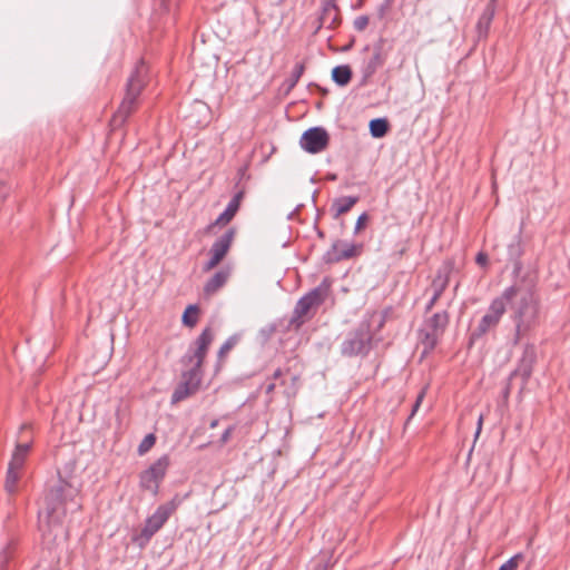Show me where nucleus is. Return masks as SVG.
Instances as JSON below:
<instances>
[{
	"instance_id": "1",
	"label": "nucleus",
	"mask_w": 570,
	"mask_h": 570,
	"mask_svg": "<svg viewBox=\"0 0 570 570\" xmlns=\"http://www.w3.org/2000/svg\"><path fill=\"white\" fill-rule=\"evenodd\" d=\"M213 340L214 333L212 327H205L180 357V363L184 366H191L181 373V381L170 396L171 404H176L198 391L203 375L202 366Z\"/></svg>"
},
{
	"instance_id": "2",
	"label": "nucleus",
	"mask_w": 570,
	"mask_h": 570,
	"mask_svg": "<svg viewBox=\"0 0 570 570\" xmlns=\"http://www.w3.org/2000/svg\"><path fill=\"white\" fill-rule=\"evenodd\" d=\"M509 287L515 288L508 305L511 311L510 318L514 323L513 345H517L522 337L539 325L541 305L534 285L524 286L517 282Z\"/></svg>"
},
{
	"instance_id": "3",
	"label": "nucleus",
	"mask_w": 570,
	"mask_h": 570,
	"mask_svg": "<svg viewBox=\"0 0 570 570\" xmlns=\"http://www.w3.org/2000/svg\"><path fill=\"white\" fill-rule=\"evenodd\" d=\"M77 489L58 473V480L45 494V513L48 524H59L66 515V504L72 501Z\"/></svg>"
},
{
	"instance_id": "4",
	"label": "nucleus",
	"mask_w": 570,
	"mask_h": 570,
	"mask_svg": "<svg viewBox=\"0 0 570 570\" xmlns=\"http://www.w3.org/2000/svg\"><path fill=\"white\" fill-rule=\"evenodd\" d=\"M515 293L514 287H505L501 295L494 297L487 313L481 317L480 322L469 334V347L481 340L488 332L495 328L504 313L507 312L508 301Z\"/></svg>"
},
{
	"instance_id": "5",
	"label": "nucleus",
	"mask_w": 570,
	"mask_h": 570,
	"mask_svg": "<svg viewBox=\"0 0 570 570\" xmlns=\"http://www.w3.org/2000/svg\"><path fill=\"white\" fill-rule=\"evenodd\" d=\"M180 503L181 500L176 494L170 501L158 505L155 512L145 520L141 531L132 537V542L140 548L145 547L164 527Z\"/></svg>"
},
{
	"instance_id": "6",
	"label": "nucleus",
	"mask_w": 570,
	"mask_h": 570,
	"mask_svg": "<svg viewBox=\"0 0 570 570\" xmlns=\"http://www.w3.org/2000/svg\"><path fill=\"white\" fill-rule=\"evenodd\" d=\"M373 333L371 322L363 320L357 327L348 332L341 344V353L344 356H366L372 350Z\"/></svg>"
},
{
	"instance_id": "7",
	"label": "nucleus",
	"mask_w": 570,
	"mask_h": 570,
	"mask_svg": "<svg viewBox=\"0 0 570 570\" xmlns=\"http://www.w3.org/2000/svg\"><path fill=\"white\" fill-rule=\"evenodd\" d=\"M450 322L448 311L435 312L426 317L419 328V337L425 352L433 351Z\"/></svg>"
},
{
	"instance_id": "8",
	"label": "nucleus",
	"mask_w": 570,
	"mask_h": 570,
	"mask_svg": "<svg viewBox=\"0 0 570 570\" xmlns=\"http://www.w3.org/2000/svg\"><path fill=\"white\" fill-rule=\"evenodd\" d=\"M170 465L168 454L161 455L147 469L139 473V488L142 491L150 492L154 497L158 495L160 483L166 476L167 470Z\"/></svg>"
},
{
	"instance_id": "9",
	"label": "nucleus",
	"mask_w": 570,
	"mask_h": 570,
	"mask_svg": "<svg viewBox=\"0 0 570 570\" xmlns=\"http://www.w3.org/2000/svg\"><path fill=\"white\" fill-rule=\"evenodd\" d=\"M145 81L141 75V70L136 68L127 80L125 97L114 116L115 121L124 122L132 112L137 98L139 97Z\"/></svg>"
},
{
	"instance_id": "10",
	"label": "nucleus",
	"mask_w": 570,
	"mask_h": 570,
	"mask_svg": "<svg viewBox=\"0 0 570 570\" xmlns=\"http://www.w3.org/2000/svg\"><path fill=\"white\" fill-rule=\"evenodd\" d=\"M328 287L323 286V284L316 286L315 288L311 289L306 294H304L296 303L292 317L289 320V325L294 326L296 328L301 327L303 325L304 316L307 315L308 311L312 307L320 306L323 304L327 296Z\"/></svg>"
},
{
	"instance_id": "11",
	"label": "nucleus",
	"mask_w": 570,
	"mask_h": 570,
	"mask_svg": "<svg viewBox=\"0 0 570 570\" xmlns=\"http://www.w3.org/2000/svg\"><path fill=\"white\" fill-rule=\"evenodd\" d=\"M537 363V348L534 344L527 343L523 346L522 354L518 360L517 367L510 373V380L517 376L521 377V385L519 392L522 393L525 389L532 373L534 364Z\"/></svg>"
},
{
	"instance_id": "12",
	"label": "nucleus",
	"mask_w": 570,
	"mask_h": 570,
	"mask_svg": "<svg viewBox=\"0 0 570 570\" xmlns=\"http://www.w3.org/2000/svg\"><path fill=\"white\" fill-rule=\"evenodd\" d=\"M454 269V262L452 259H446L442 266L438 269L431 287L433 289V294L431 298L428 301L424 307V313H429L432 311L436 302L440 299L444 291L446 289L450 281V275Z\"/></svg>"
},
{
	"instance_id": "13",
	"label": "nucleus",
	"mask_w": 570,
	"mask_h": 570,
	"mask_svg": "<svg viewBox=\"0 0 570 570\" xmlns=\"http://www.w3.org/2000/svg\"><path fill=\"white\" fill-rule=\"evenodd\" d=\"M330 141L328 132L324 127L315 126L306 129L299 139V146L308 154H318L324 150Z\"/></svg>"
},
{
	"instance_id": "14",
	"label": "nucleus",
	"mask_w": 570,
	"mask_h": 570,
	"mask_svg": "<svg viewBox=\"0 0 570 570\" xmlns=\"http://www.w3.org/2000/svg\"><path fill=\"white\" fill-rule=\"evenodd\" d=\"M385 43L386 40L382 37L376 42H374L373 53L362 68L363 83H365L371 77H373L377 69L384 66L389 56V51L391 49V47L389 49H385Z\"/></svg>"
},
{
	"instance_id": "15",
	"label": "nucleus",
	"mask_w": 570,
	"mask_h": 570,
	"mask_svg": "<svg viewBox=\"0 0 570 570\" xmlns=\"http://www.w3.org/2000/svg\"><path fill=\"white\" fill-rule=\"evenodd\" d=\"M356 255V245L342 239L333 242L331 248L323 255V262L325 264H334L344 259L352 258Z\"/></svg>"
},
{
	"instance_id": "16",
	"label": "nucleus",
	"mask_w": 570,
	"mask_h": 570,
	"mask_svg": "<svg viewBox=\"0 0 570 570\" xmlns=\"http://www.w3.org/2000/svg\"><path fill=\"white\" fill-rule=\"evenodd\" d=\"M522 225L519 228L518 234L513 237L511 243L508 245V259L513 265L512 275L518 277L523 268V264L521 262V256L523 255V246H522Z\"/></svg>"
},
{
	"instance_id": "17",
	"label": "nucleus",
	"mask_w": 570,
	"mask_h": 570,
	"mask_svg": "<svg viewBox=\"0 0 570 570\" xmlns=\"http://www.w3.org/2000/svg\"><path fill=\"white\" fill-rule=\"evenodd\" d=\"M271 380L279 381V385L285 386L284 394L288 399L296 395L298 377L297 375L292 374L288 367H277L274 370Z\"/></svg>"
},
{
	"instance_id": "18",
	"label": "nucleus",
	"mask_w": 570,
	"mask_h": 570,
	"mask_svg": "<svg viewBox=\"0 0 570 570\" xmlns=\"http://www.w3.org/2000/svg\"><path fill=\"white\" fill-rule=\"evenodd\" d=\"M235 235V227H229L227 230H225V233L213 243L209 249V255H213L222 261L228 253Z\"/></svg>"
},
{
	"instance_id": "19",
	"label": "nucleus",
	"mask_w": 570,
	"mask_h": 570,
	"mask_svg": "<svg viewBox=\"0 0 570 570\" xmlns=\"http://www.w3.org/2000/svg\"><path fill=\"white\" fill-rule=\"evenodd\" d=\"M494 14L495 9L493 3H488L480 14L475 26L478 40L487 39Z\"/></svg>"
},
{
	"instance_id": "20",
	"label": "nucleus",
	"mask_w": 570,
	"mask_h": 570,
	"mask_svg": "<svg viewBox=\"0 0 570 570\" xmlns=\"http://www.w3.org/2000/svg\"><path fill=\"white\" fill-rule=\"evenodd\" d=\"M229 277L227 269L217 271L204 285V293L206 295H213L220 289Z\"/></svg>"
},
{
	"instance_id": "21",
	"label": "nucleus",
	"mask_w": 570,
	"mask_h": 570,
	"mask_svg": "<svg viewBox=\"0 0 570 570\" xmlns=\"http://www.w3.org/2000/svg\"><path fill=\"white\" fill-rule=\"evenodd\" d=\"M358 200H360L358 196H342V197L335 198L331 206V210L333 212V217L337 218L342 214L347 213Z\"/></svg>"
},
{
	"instance_id": "22",
	"label": "nucleus",
	"mask_w": 570,
	"mask_h": 570,
	"mask_svg": "<svg viewBox=\"0 0 570 570\" xmlns=\"http://www.w3.org/2000/svg\"><path fill=\"white\" fill-rule=\"evenodd\" d=\"M332 80L338 87H345L352 79L353 71L348 65H338L332 69Z\"/></svg>"
},
{
	"instance_id": "23",
	"label": "nucleus",
	"mask_w": 570,
	"mask_h": 570,
	"mask_svg": "<svg viewBox=\"0 0 570 570\" xmlns=\"http://www.w3.org/2000/svg\"><path fill=\"white\" fill-rule=\"evenodd\" d=\"M390 129L389 120L384 117L370 120L368 130L373 138H383Z\"/></svg>"
},
{
	"instance_id": "24",
	"label": "nucleus",
	"mask_w": 570,
	"mask_h": 570,
	"mask_svg": "<svg viewBox=\"0 0 570 570\" xmlns=\"http://www.w3.org/2000/svg\"><path fill=\"white\" fill-rule=\"evenodd\" d=\"M237 212L238 208L228 203L225 209L218 215V217L206 227V230L210 232L212 228L217 225L228 224L237 214Z\"/></svg>"
},
{
	"instance_id": "25",
	"label": "nucleus",
	"mask_w": 570,
	"mask_h": 570,
	"mask_svg": "<svg viewBox=\"0 0 570 570\" xmlns=\"http://www.w3.org/2000/svg\"><path fill=\"white\" fill-rule=\"evenodd\" d=\"M199 308L196 304H189L181 316V323L187 327H194L198 321Z\"/></svg>"
},
{
	"instance_id": "26",
	"label": "nucleus",
	"mask_w": 570,
	"mask_h": 570,
	"mask_svg": "<svg viewBox=\"0 0 570 570\" xmlns=\"http://www.w3.org/2000/svg\"><path fill=\"white\" fill-rule=\"evenodd\" d=\"M21 469L12 468L8 464L4 488L8 493L13 494L17 490V483L19 480V471Z\"/></svg>"
},
{
	"instance_id": "27",
	"label": "nucleus",
	"mask_w": 570,
	"mask_h": 570,
	"mask_svg": "<svg viewBox=\"0 0 570 570\" xmlns=\"http://www.w3.org/2000/svg\"><path fill=\"white\" fill-rule=\"evenodd\" d=\"M305 70V66L303 62L295 63L291 77L285 80L284 86L286 87V94H288L298 82Z\"/></svg>"
},
{
	"instance_id": "28",
	"label": "nucleus",
	"mask_w": 570,
	"mask_h": 570,
	"mask_svg": "<svg viewBox=\"0 0 570 570\" xmlns=\"http://www.w3.org/2000/svg\"><path fill=\"white\" fill-rule=\"evenodd\" d=\"M337 10V6L335 0H323L322 2V12L318 17V26L316 27V32L326 24V13H332Z\"/></svg>"
},
{
	"instance_id": "29",
	"label": "nucleus",
	"mask_w": 570,
	"mask_h": 570,
	"mask_svg": "<svg viewBox=\"0 0 570 570\" xmlns=\"http://www.w3.org/2000/svg\"><path fill=\"white\" fill-rule=\"evenodd\" d=\"M156 443V436L154 433H148L139 443L137 452L139 455L147 453Z\"/></svg>"
},
{
	"instance_id": "30",
	"label": "nucleus",
	"mask_w": 570,
	"mask_h": 570,
	"mask_svg": "<svg viewBox=\"0 0 570 570\" xmlns=\"http://www.w3.org/2000/svg\"><path fill=\"white\" fill-rule=\"evenodd\" d=\"M240 340V334L230 335L220 346L218 351V356L223 357L226 353H228Z\"/></svg>"
},
{
	"instance_id": "31",
	"label": "nucleus",
	"mask_w": 570,
	"mask_h": 570,
	"mask_svg": "<svg viewBox=\"0 0 570 570\" xmlns=\"http://www.w3.org/2000/svg\"><path fill=\"white\" fill-rule=\"evenodd\" d=\"M27 456H28L27 454L18 451L17 449H13L11 459L9 461V465H11L12 468L22 469Z\"/></svg>"
},
{
	"instance_id": "32",
	"label": "nucleus",
	"mask_w": 570,
	"mask_h": 570,
	"mask_svg": "<svg viewBox=\"0 0 570 570\" xmlns=\"http://www.w3.org/2000/svg\"><path fill=\"white\" fill-rule=\"evenodd\" d=\"M523 553L519 552L508 559L504 563L500 566L498 570H517L518 564L521 560H523Z\"/></svg>"
},
{
	"instance_id": "33",
	"label": "nucleus",
	"mask_w": 570,
	"mask_h": 570,
	"mask_svg": "<svg viewBox=\"0 0 570 570\" xmlns=\"http://www.w3.org/2000/svg\"><path fill=\"white\" fill-rule=\"evenodd\" d=\"M32 436H27L23 441L17 442L14 449L28 455L32 449Z\"/></svg>"
},
{
	"instance_id": "34",
	"label": "nucleus",
	"mask_w": 570,
	"mask_h": 570,
	"mask_svg": "<svg viewBox=\"0 0 570 570\" xmlns=\"http://www.w3.org/2000/svg\"><path fill=\"white\" fill-rule=\"evenodd\" d=\"M394 1L395 0H383V2L377 7L376 11L379 19H383L386 16Z\"/></svg>"
},
{
	"instance_id": "35",
	"label": "nucleus",
	"mask_w": 570,
	"mask_h": 570,
	"mask_svg": "<svg viewBox=\"0 0 570 570\" xmlns=\"http://www.w3.org/2000/svg\"><path fill=\"white\" fill-rule=\"evenodd\" d=\"M368 24V17L366 14L358 16L353 21V27L356 31H363Z\"/></svg>"
},
{
	"instance_id": "36",
	"label": "nucleus",
	"mask_w": 570,
	"mask_h": 570,
	"mask_svg": "<svg viewBox=\"0 0 570 570\" xmlns=\"http://www.w3.org/2000/svg\"><path fill=\"white\" fill-rule=\"evenodd\" d=\"M180 0H159V10L170 13L171 9L177 7Z\"/></svg>"
},
{
	"instance_id": "37",
	"label": "nucleus",
	"mask_w": 570,
	"mask_h": 570,
	"mask_svg": "<svg viewBox=\"0 0 570 570\" xmlns=\"http://www.w3.org/2000/svg\"><path fill=\"white\" fill-rule=\"evenodd\" d=\"M424 396H425V391L422 390L417 394V396H416V400H415V402H414V404L412 406V411H411V413H410V415H409V417L406 420V423H409V421L415 415V413L417 412L419 407L421 406V403H422Z\"/></svg>"
},
{
	"instance_id": "38",
	"label": "nucleus",
	"mask_w": 570,
	"mask_h": 570,
	"mask_svg": "<svg viewBox=\"0 0 570 570\" xmlns=\"http://www.w3.org/2000/svg\"><path fill=\"white\" fill-rule=\"evenodd\" d=\"M368 219V215L367 213H362L357 219H356V223H355V227H354V234H357L364 226H365V223L367 222Z\"/></svg>"
},
{
	"instance_id": "39",
	"label": "nucleus",
	"mask_w": 570,
	"mask_h": 570,
	"mask_svg": "<svg viewBox=\"0 0 570 570\" xmlns=\"http://www.w3.org/2000/svg\"><path fill=\"white\" fill-rule=\"evenodd\" d=\"M220 263V259L210 255L209 259L205 263L203 269L204 272H208L216 267Z\"/></svg>"
},
{
	"instance_id": "40",
	"label": "nucleus",
	"mask_w": 570,
	"mask_h": 570,
	"mask_svg": "<svg viewBox=\"0 0 570 570\" xmlns=\"http://www.w3.org/2000/svg\"><path fill=\"white\" fill-rule=\"evenodd\" d=\"M234 430H235V426H234V425H229V426H228V428H227V429L222 433V435H220V438H219V442H220V444H226V443L229 441V439H230L232 433L234 432Z\"/></svg>"
},
{
	"instance_id": "41",
	"label": "nucleus",
	"mask_w": 570,
	"mask_h": 570,
	"mask_svg": "<svg viewBox=\"0 0 570 570\" xmlns=\"http://www.w3.org/2000/svg\"><path fill=\"white\" fill-rule=\"evenodd\" d=\"M245 195V191L243 189L238 190L234 196L233 198L229 200V204H232L233 206L237 207L239 209V206H240V202L243 199Z\"/></svg>"
},
{
	"instance_id": "42",
	"label": "nucleus",
	"mask_w": 570,
	"mask_h": 570,
	"mask_svg": "<svg viewBox=\"0 0 570 570\" xmlns=\"http://www.w3.org/2000/svg\"><path fill=\"white\" fill-rule=\"evenodd\" d=\"M475 262L480 266H487L489 262V257L484 252H479L475 256Z\"/></svg>"
},
{
	"instance_id": "43",
	"label": "nucleus",
	"mask_w": 570,
	"mask_h": 570,
	"mask_svg": "<svg viewBox=\"0 0 570 570\" xmlns=\"http://www.w3.org/2000/svg\"><path fill=\"white\" fill-rule=\"evenodd\" d=\"M511 390H512V380H510V375L508 376L507 379V383H505V386L504 389L502 390V397L504 400H508L510 394H511Z\"/></svg>"
},
{
	"instance_id": "44",
	"label": "nucleus",
	"mask_w": 570,
	"mask_h": 570,
	"mask_svg": "<svg viewBox=\"0 0 570 570\" xmlns=\"http://www.w3.org/2000/svg\"><path fill=\"white\" fill-rule=\"evenodd\" d=\"M337 14L336 13H326V24L328 28H332L337 22Z\"/></svg>"
},
{
	"instance_id": "45",
	"label": "nucleus",
	"mask_w": 570,
	"mask_h": 570,
	"mask_svg": "<svg viewBox=\"0 0 570 570\" xmlns=\"http://www.w3.org/2000/svg\"><path fill=\"white\" fill-rule=\"evenodd\" d=\"M483 416L480 415L476 423V430L474 433V440H476L482 431Z\"/></svg>"
},
{
	"instance_id": "46",
	"label": "nucleus",
	"mask_w": 570,
	"mask_h": 570,
	"mask_svg": "<svg viewBox=\"0 0 570 570\" xmlns=\"http://www.w3.org/2000/svg\"><path fill=\"white\" fill-rule=\"evenodd\" d=\"M317 219H318V215L315 218L314 229H315V233H316L317 237L321 238V239H324L325 238V233L317 226Z\"/></svg>"
},
{
	"instance_id": "47",
	"label": "nucleus",
	"mask_w": 570,
	"mask_h": 570,
	"mask_svg": "<svg viewBox=\"0 0 570 570\" xmlns=\"http://www.w3.org/2000/svg\"><path fill=\"white\" fill-rule=\"evenodd\" d=\"M275 387H276V383L274 381L267 383L266 387H265V393L271 394L272 392H274Z\"/></svg>"
},
{
	"instance_id": "48",
	"label": "nucleus",
	"mask_w": 570,
	"mask_h": 570,
	"mask_svg": "<svg viewBox=\"0 0 570 570\" xmlns=\"http://www.w3.org/2000/svg\"><path fill=\"white\" fill-rule=\"evenodd\" d=\"M30 430V425L24 423L20 426L19 436L22 438Z\"/></svg>"
},
{
	"instance_id": "49",
	"label": "nucleus",
	"mask_w": 570,
	"mask_h": 570,
	"mask_svg": "<svg viewBox=\"0 0 570 570\" xmlns=\"http://www.w3.org/2000/svg\"><path fill=\"white\" fill-rule=\"evenodd\" d=\"M275 331V326L274 325H271L267 330H262V332L268 336L271 333H273Z\"/></svg>"
},
{
	"instance_id": "50",
	"label": "nucleus",
	"mask_w": 570,
	"mask_h": 570,
	"mask_svg": "<svg viewBox=\"0 0 570 570\" xmlns=\"http://www.w3.org/2000/svg\"><path fill=\"white\" fill-rule=\"evenodd\" d=\"M218 423H219L218 419H214V420H212V422L209 423V428H210V429H215V428H217V426H218Z\"/></svg>"
},
{
	"instance_id": "51",
	"label": "nucleus",
	"mask_w": 570,
	"mask_h": 570,
	"mask_svg": "<svg viewBox=\"0 0 570 570\" xmlns=\"http://www.w3.org/2000/svg\"><path fill=\"white\" fill-rule=\"evenodd\" d=\"M244 171H245V167H244V168H240V169L238 170L239 176H243Z\"/></svg>"
},
{
	"instance_id": "52",
	"label": "nucleus",
	"mask_w": 570,
	"mask_h": 570,
	"mask_svg": "<svg viewBox=\"0 0 570 570\" xmlns=\"http://www.w3.org/2000/svg\"><path fill=\"white\" fill-rule=\"evenodd\" d=\"M197 105H198L199 107H202V108H205V107H206V105H205V104H202V102H197Z\"/></svg>"
},
{
	"instance_id": "53",
	"label": "nucleus",
	"mask_w": 570,
	"mask_h": 570,
	"mask_svg": "<svg viewBox=\"0 0 570 570\" xmlns=\"http://www.w3.org/2000/svg\"><path fill=\"white\" fill-rule=\"evenodd\" d=\"M527 570H529V568Z\"/></svg>"
}]
</instances>
